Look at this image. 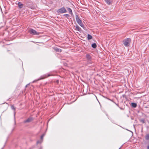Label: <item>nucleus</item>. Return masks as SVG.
<instances>
[{
  "label": "nucleus",
  "mask_w": 149,
  "mask_h": 149,
  "mask_svg": "<svg viewBox=\"0 0 149 149\" xmlns=\"http://www.w3.org/2000/svg\"><path fill=\"white\" fill-rule=\"evenodd\" d=\"M76 19L77 23L81 27L83 28L84 27V25L82 22L81 20L79 18L78 16L77 15H76Z\"/></svg>",
  "instance_id": "nucleus-1"
},
{
  "label": "nucleus",
  "mask_w": 149,
  "mask_h": 149,
  "mask_svg": "<svg viewBox=\"0 0 149 149\" xmlns=\"http://www.w3.org/2000/svg\"><path fill=\"white\" fill-rule=\"evenodd\" d=\"M131 41V39L130 38H127L124 40L123 42L124 45L125 46L127 47L129 45Z\"/></svg>",
  "instance_id": "nucleus-2"
},
{
  "label": "nucleus",
  "mask_w": 149,
  "mask_h": 149,
  "mask_svg": "<svg viewBox=\"0 0 149 149\" xmlns=\"http://www.w3.org/2000/svg\"><path fill=\"white\" fill-rule=\"evenodd\" d=\"M29 33L33 35H38L40 34V33L37 32L36 30L31 29L29 31Z\"/></svg>",
  "instance_id": "nucleus-3"
},
{
  "label": "nucleus",
  "mask_w": 149,
  "mask_h": 149,
  "mask_svg": "<svg viewBox=\"0 0 149 149\" xmlns=\"http://www.w3.org/2000/svg\"><path fill=\"white\" fill-rule=\"evenodd\" d=\"M67 12V10L64 7H62L58 9L57 11V12L58 13H63Z\"/></svg>",
  "instance_id": "nucleus-4"
},
{
  "label": "nucleus",
  "mask_w": 149,
  "mask_h": 149,
  "mask_svg": "<svg viewBox=\"0 0 149 149\" xmlns=\"http://www.w3.org/2000/svg\"><path fill=\"white\" fill-rule=\"evenodd\" d=\"M33 120V119L32 118H29L26 120L24 121V123H29Z\"/></svg>",
  "instance_id": "nucleus-5"
},
{
  "label": "nucleus",
  "mask_w": 149,
  "mask_h": 149,
  "mask_svg": "<svg viewBox=\"0 0 149 149\" xmlns=\"http://www.w3.org/2000/svg\"><path fill=\"white\" fill-rule=\"evenodd\" d=\"M106 3L108 5H110L112 3V1L111 0H105Z\"/></svg>",
  "instance_id": "nucleus-6"
},
{
  "label": "nucleus",
  "mask_w": 149,
  "mask_h": 149,
  "mask_svg": "<svg viewBox=\"0 0 149 149\" xmlns=\"http://www.w3.org/2000/svg\"><path fill=\"white\" fill-rule=\"evenodd\" d=\"M75 27L76 28V30H77L79 31H81V28L80 27H79L78 25H76L75 26Z\"/></svg>",
  "instance_id": "nucleus-7"
},
{
  "label": "nucleus",
  "mask_w": 149,
  "mask_h": 149,
  "mask_svg": "<svg viewBox=\"0 0 149 149\" xmlns=\"http://www.w3.org/2000/svg\"><path fill=\"white\" fill-rule=\"evenodd\" d=\"M18 5L19 7L20 8H22L23 6V5L20 2H19L18 3Z\"/></svg>",
  "instance_id": "nucleus-8"
},
{
  "label": "nucleus",
  "mask_w": 149,
  "mask_h": 149,
  "mask_svg": "<svg viewBox=\"0 0 149 149\" xmlns=\"http://www.w3.org/2000/svg\"><path fill=\"white\" fill-rule=\"evenodd\" d=\"M67 8L68 10V11L69 13L71 14H72V10L70 8Z\"/></svg>",
  "instance_id": "nucleus-9"
},
{
  "label": "nucleus",
  "mask_w": 149,
  "mask_h": 149,
  "mask_svg": "<svg viewBox=\"0 0 149 149\" xmlns=\"http://www.w3.org/2000/svg\"><path fill=\"white\" fill-rule=\"evenodd\" d=\"M54 50L58 52H61L62 51L61 49L57 48H55Z\"/></svg>",
  "instance_id": "nucleus-10"
},
{
  "label": "nucleus",
  "mask_w": 149,
  "mask_h": 149,
  "mask_svg": "<svg viewBox=\"0 0 149 149\" xmlns=\"http://www.w3.org/2000/svg\"><path fill=\"white\" fill-rule=\"evenodd\" d=\"M92 47L94 48H95L97 47V45L95 43H94L92 44Z\"/></svg>",
  "instance_id": "nucleus-11"
},
{
  "label": "nucleus",
  "mask_w": 149,
  "mask_h": 149,
  "mask_svg": "<svg viewBox=\"0 0 149 149\" xmlns=\"http://www.w3.org/2000/svg\"><path fill=\"white\" fill-rule=\"evenodd\" d=\"M88 40H90L92 39V37L90 35L88 34Z\"/></svg>",
  "instance_id": "nucleus-12"
},
{
  "label": "nucleus",
  "mask_w": 149,
  "mask_h": 149,
  "mask_svg": "<svg viewBox=\"0 0 149 149\" xmlns=\"http://www.w3.org/2000/svg\"><path fill=\"white\" fill-rule=\"evenodd\" d=\"M132 106L133 107H136L137 106V105H136V104L135 103H132Z\"/></svg>",
  "instance_id": "nucleus-13"
},
{
  "label": "nucleus",
  "mask_w": 149,
  "mask_h": 149,
  "mask_svg": "<svg viewBox=\"0 0 149 149\" xmlns=\"http://www.w3.org/2000/svg\"><path fill=\"white\" fill-rule=\"evenodd\" d=\"M145 138L146 140L149 139V134H147L146 135Z\"/></svg>",
  "instance_id": "nucleus-14"
},
{
  "label": "nucleus",
  "mask_w": 149,
  "mask_h": 149,
  "mask_svg": "<svg viewBox=\"0 0 149 149\" xmlns=\"http://www.w3.org/2000/svg\"><path fill=\"white\" fill-rule=\"evenodd\" d=\"M11 108L12 109L15 110V108L14 106L13 105L11 106Z\"/></svg>",
  "instance_id": "nucleus-15"
},
{
  "label": "nucleus",
  "mask_w": 149,
  "mask_h": 149,
  "mask_svg": "<svg viewBox=\"0 0 149 149\" xmlns=\"http://www.w3.org/2000/svg\"><path fill=\"white\" fill-rule=\"evenodd\" d=\"M50 75H49V74H48V75H45V77H44V78H47V77L50 76Z\"/></svg>",
  "instance_id": "nucleus-16"
},
{
  "label": "nucleus",
  "mask_w": 149,
  "mask_h": 149,
  "mask_svg": "<svg viewBox=\"0 0 149 149\" xmlns=\"http://www.w3.org/2000/svg\"><path fill=\"white\" fill-rule=\"evenodd\" d=\"M44 134H43L41 136V139H42L43 138V137H44Z\"/></svg>",
  "instance_id": "nucleus-17"
},
{
  "label": "nucleus",
  "mask_w": 149,
  "mask_h": 149,
  "mask_svg": "<svg viewBox=\"0 0 149 149\" xmlns=\"http://www.w3.org/2000/svg\"><path fill=\"white\" fill-rule=\"evenodd\" d=\"M87 58H88L89 59H90L91 58V57L89 55H87Z\"/></svg>",
  "instance_id": "nucleus-18"
},
{
  "label": "nucleus",
  "mask_w": 149,
  "mask_h": 149,
  "mask_svg": "<svg viewBox=\"0 0 149 149\" xmlns=\"http://www.w3.org/2000/svg\"><path fill=\"white\" fill-rule=\"evenodd\" d=\"M148 149H149V146H148L147 147Z\"/></svg>",
  "instance_id": "nucleus-19"
},
{
  "label": "nucleus",
  "mask_w": 149,
  "mask_h": 149,
  "mask_svg": "<svg viewBox=\"0 0 149 149\" xmlns=\"http://www.w3.org/2000/svg\"><path fill=\"white\" fill-rule=\"evenodd\" d=\"M35 81H33V82H35Z\"/></svg>",
  "instance_id": "nucleus-20"
},
{
  "label": "nucleus",
  "mask_w": 149,
  "mask_h": 149,
  "mask_svg": "<svg viewBox=\"0 0 149 149\" xmlns=\"http://www.w3.org/2000/svg\"><path fill=\"white\" fill-rule=\"evenodd\" d=\"M40 80V79H38V80Z\"/></svg>",
  "instance_id": "nucleus-21"
},
{
  "label": "nucleus",
  "mask_w": 149,
  "mask_h": 149,
  "mask_svg": "<svg viewBox=\"0 0 149 149\" xmlns=\"http://www.w3.org/2000/svg\"><path fill=\"white\" fill-rule=\"evenodd\" d=\"M119 149H120V148H119Z\"/></svg>",
  "instance_id": "nucleus-22"
}]
</instances>
